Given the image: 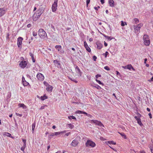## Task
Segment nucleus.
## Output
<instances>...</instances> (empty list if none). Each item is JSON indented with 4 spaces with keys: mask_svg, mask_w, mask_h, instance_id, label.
Listing matches in <instances>:
<instances>
[{
    "mask_svg": "<svg viewBox=\"0 0 153 153\" xmlns=\"http://www.w3.org/2000/svg\"><path fill=\"white\" fill-rule=\"evenodd\" d=\"M143 26L142 23H140L136 25H133L132 27L134 28L135 33L138 34L140 32V30L141 27Z\"/></svg>",
    "mask_w": 153,
    "mask_h": 153,
    "instance_id": "2",
    "label": "nucleus"
},
{
    "mask_svg": "<svg viewBox=\"0 0 153 153\" xmlns=\"http://www.w3.org/2000/svg\"><path fill=\"white\" fill-rule=\"evenodd\" d=\"M84 46L86 50L88 52H90L91 51V50L90 48L88 46V44L85 41L84 42Z\"/></svg>",
    "mask_w": 153,
    "mask_h": 153,
    "instance_id": "13",
    "label": "nucleus"
},
{
    "mask_svg": "<svg viewBox=\"0 0 153 153\" xmlns=\"http://www.w3.org/2000/svg\"><path fill=\"white\" fill-rule=\"evenodd\" d=\"M33 36H37V33L36 32L34 31L33 32Z\"/></svg>",
    "mask_w": 153,
    "mask_h": 153,
    "instance_id": "42",
    "label": "nucleus"
},
{
    "mask_svg": "<svg viewBox=\"0 0 153 153\" xmlns=\"http://www.w3.org/2000/svg\"><path fill=\"white\" fill-rule=\"evenodd\" d=\"M79 143V142L78 140L76 138L71 143V145L72 146L76 147L77 146Z\"/></svg>",
    "mask_w": 153,
    "mask_h": 153,
    "instance_id": "10",
    "label": "nucleus"
},
{
    "mask_svg": "<svg viewBox=\"0 0 153 153\" xmlns=\"http://www.w3.org/2000/svg\"><path fill=\"white\" fill-rule=\"evenodd\" d=\"M48 97L45 95H44L41 97V99L42 100H44L45 99H47Z\"/></svg>",
    "mask_w": 153,
    "mask_h": 153,
    "instance_id": "24",
    "label": "nucleus"
},
{
    "mask_svg": "<svg viewBox=\"0 0 153 153\" xmlns=\"http://www.w3.org/2000/svg\"><path fill=\"white\" fill-rule=\"evenodd\" d=\"M35 123H33L32 125V128L33 133L35 128Z\"/></svg>",
    "mask_w": 153,
    "mask_h": 153,
    "instance_id": "22",
    "label": "nucleus"
},
{
    "mask_svg": "<svg viewBox=\"0 0 153 153\" xmlns=\"http://www.w3.org/2000/svg\"><path fill=\"white\" fill-rule=\"evenodd\" d=\"M22 141L24 143V145H26V140L24 139H22Z\"/></svg>",
    "mask_w": 153,
    "mask_h": 153,
    "instance_id": "40",
    "label": "nucleus"
},
{
    "mask_svg": "<svg viewBox=\"0 0 153 153\" xmlns=\"http://www.w3.org/2000/svg\"><path fill=\"white\" fill-rule=\"evenodd\" d=\"M105 36L106 38V39L109 40H111V39H112V38L111 36Z\"/></svg>",
    "mask_w": 153,
    "mask_h": 153,
    "instance_id": "34",
    "label": "nucleus"
},
{
    "mask_svg": "<svg viewBox=\"0 0 153 153\" xmlns=\"http://www.w3.org/2000/svg\"><path fill=\"white\" fill-rule=\"evenodd\" d=\"M68 127H69L71 129H72L74 127V125H72L71 124H68Z\"/></svg>",
    "mask_w": 153,
    "mask_h": 153,
    "instance_id": "30",
    "label": "nucleus"
},
{
    "mask_svg": "<svg viewBox=\"0 0 153 153\" xmlns=\"http://www.w3.org/2000/svg\"><path fill=\"white\" fill-rule=\"evenodd\" d=\"M43 83H44V84L45 85H46V86H47L48 85V83L47 82H46L45 81Z\"/></svg>",
    "mask_w": 153,
    "mask_h": 153,
    "instance_id": "51",
    "label": "nucleus"
},
{
    "mask_svg": "<svg viewBox=\"0 0 153 153\" xmlns=\"http://www.w3.org/2000/svg\"><path fill=\"white\" fill-rule=\"evenodd\" d=\"M121 25L122 26H123L125 25L124 22H123V21H121Z\"/></svg>",
    "mask_w": 153,
    "mask_h": 153,
    "instance_id": "49",
    "label": "nucleus"
},
{
    "mask_svg": "<svg viewBox=\"0 0 153 153\" xmlns=\"http://www.w3.org/2000/svg\"><path fill=\"white\" fill-rule=\"evenodd\" d=\"M70 79L72 80V81H74L76 83H77V81L76 80L74 79H72L71 78H70Z\"/></svg>",
    "mask_w": 153,
    "mask_h": 153,
    "instance_id": "39",
    "label": "nucleus"
},
{
    "mask_svg": "<svg viewBox=\"0 0 153 153\" xmlns=\"http://www.w3.org/2000/svg\"><path fill=\"white\" fill-rule=\"evenodd\" d=\"M41 15V13H39L36 12L35 13L33 16V20L34 21H36L38 19H39L40 16Z\"/></svg>",
    "mask_w": 153,
    "mask_h": 153,
    "instance_id": "6",
    "label": "nucleus"
},
{
    "mask_svg": "<svg viewBox=\"0 0 153 153\" xmlns=\"http://www.w3.org/2000/svg\"><path fill=\"white\" fill-rule=\"evenodd\" d=\"M133 22H134V23L135 24H137L139 22V19L137 18H135V19H134L133 20Z\"/></svg>",
    "mask_w": 153,
    "mask_h": 153,
    "instance_id": "18",
    "label": "nucleus"
},
{
    "mask_svg": "<svg viewBox=\"0 0 153 153\" xmlns=\"http://www.w3.org/2000/svg\"><path fill=\"white\" fill-rule=\"evenodd\" d=\"M84 111H76V113H77V114H83V112Z\"/></svg>",
    "mask_w": 153,
    "mask_h": 153,
    "instance_id": "37",
    "label": "nucleus"
},
{
    "mask_svg": "<svg viewBox=\"0 0 153 153\" xmlns=\"http://www.w3.org/2000/svg\"><path fill=\"white\" fill-rule=\"evenodd\" d=\"M53 63H54V64H55V65H56V64H58V65H60L59 62L57 60H54L53 61Z\"/></svg>",
    "mask_w": 153,
    "mask_h": 153,
    "instance_id": "31",
    "label": "nucleus"
},
{
    "mask_svg": "<svg viewBox=\"0 0 153 153\" xmlns=\"http://www.w3.org/2000/svg\"><path fill=\"white\" fill-rule=\"evenodd\" d=\"M96 45H97V48L98 49H100L102 48V45L101 43L97 42L96 43Z\"/></svg>",
    "mask_w": 153,
    "mask_h": 153,
    "instance_id": "14",
    "label": "nucleus"
},
{
    "mask_svg": "<svg viewBox=\"0 0 153 153\" xmlns=\"http://www.w3.org/2000/svg\"><path fill=\"white\" fill-rule=\"evenodd\" d=\"M149 81H153V77H152L151 79V80H149Z\"/></svg>",
    "mask_w": 153,
    "mask_h": 153,
    "instance_id": "64",
    "label": "nucleus"
},
{
    "mask_svg": "<svg viewBox=\"0 0 153 153\" xmlns=\"http://www.w3.org/2000/svg\"><path fill=\"white\" fill-rule=\"evenodd\" d=\"M53 87L52 86L48 85V86L46 88V90L48 91H51Z\"/></svg>",
    "mask_w": 153,
    "mask_h": 153,
    "instance_id": "16",
    "label": "nucleus"
},
{
    "mask_svg": "<svg viewBox=\"0 0 153 153\" xmlns=\"http://www.w3.org/2000/svg\"><path fill=\"white\" fill-rule=\"evenodd\" d=\"M104 0H100V2L102 4H103L104 3Z\"/></svg>",
    "mask_w": 153,
    "mask_h": 153,
    "instance_id": "56",
    "label": "nucleus"
},
{
    "mask_svg": "<svg viewBox=\"0 0 153 153\" xmlns=\"http://www.w3.org/2000/svg\"><path fill=\"white\" fill-rule=\"evenodd\" d=\"M137 116L138 117H141V115L140 114L138 113L137 114Z\"/></svg>",
    "mask_w": 153,
    "mask_h": 153,
    "instance_id": "60",
    "label": "nucleus"
},
{
    "mask_svg": "<svg viewBox=\"0 0 153 153\" xmlns=\"http://www.w3.org/2000/svg\"><path fill=\"white\" fill-rule=\"evenodd\" d=\"M104 45L105 47H106L107 46V44L105 41L104 42Z\"/></svg>",
    "mask_w": 153,
    "mask_h": 153,
    "instance_id": "59",
    "label": "nucleus"
},
{
    "mask_svg": "<svg viewBox=\"0 0 153 153\" xmlns=\"http://www.w3.org/2000/svg\"><path fill=\"white\" fill-rule=\"evenodd\" d=\"M104 69L108 71H109L110 69V68H109L108 66L105 67Z\"/></svg>",
    "mask_w": 153,
    "mask_h": 153,
    "instance_id": "38",
    "label": "nucleus"
},
{
    "mask_svg": "<svg viewBox=\"0 0 153 153\" xmlns=\"http://www.w3.org/2000/svg\"><path fill=\"white\" fill-rule=\"evenodd\" d=\"M108 52L107 51H106L105 53H104V54L105 55V57H106L107 56L108 54Z\"/></svg>",
    "mask_w": 153,
    "mask_h": 153,
    "instance_id": "47",
    "label": "nucleus"
},
{
    "mask_svg": "<svg viewBox=\"0 0 153 153\" xmlns=\"http://www.w3.org/2000/svg\"><path fill=\"white\" fill-rule=\"evenodd\" d=\"M55 132L51 133L49 136V137L51 139V137H53V136H55Z\"/></svg>",
    "mask_w": 153,
    "mask_h": 153,
    "instance_id": "32",
    "label": "nucleus"
},
{
    "mask_svg": "<svg viewBox=\"0 0 153 153\" xmlns=\"http://www.w3.org/2000/svg\"><path fill=\"white\" fill-rule=\"evenodd\" d=\"M62 134V132H61V131H60V132H55L54 134L55 135V136H59V135H61Z\"/></svg>",
    "mask_w": 153,
    "mask_h": 153,
    "instance_id": "21",
    "label": "nucleus"
},
{
    "mask_svg": "<svg viewBox=\"0 0 153 153\" xmlns=\"http://www.w3.org/2000/svg\"><path fill=\"white\" fill-rule=\"evenodd\" d=\"M36 77L40 81L43 80L44 78L43 75L40 73H38L37 74L36 76Z\"/></svg>",
    "mask_w": 153,
    "mask_h": 153,
    "instance_id": "9",
    "label": "nucleus"
},
{
    "mask_svg": "<svg viewBox=\"0 0 153 153\" xmlns=\"http://www.w3.org/2000/svg\"><path fill=\"white\" fill-rule=\"evenodd\" d=\"M97 58L96 56H93V59L94 61H95L96 60Z\"/></svg>",
    "mask_w": 153,
    "mask_h": 153,
    "instance_id": "50",
    "label": "nucleus"
},
{
    "mask_svg": "<svg viewBox=\"0 0 153 153\" xmlns=\"http://www.w3.org/2000/svg\"><path fill=\"white\" fill-rule=\"evenodd\" d=\"M6 135L9 137H11V134L8 133H7Z\"/></svg>",
    "mask_w": 153,
    "mask_h": 153,
    "instance_id": "44",
    "label": "nucleus"
},
{
    "mask_svg": "<svg viewBox=\"0 0 153 153\" xmlns=\"http://www.w3.org/2000/svg\"><path fill=\"white\" fill-rule=\"evenodd\" d=\"M116 74L117 75H120V74L119 73V72L118 71H116Z\"/></svg>",
    "mask_w": 153,
    "mask_h": 153,
    "instance_id": "54",
    "label": "nucleus"
},
{
    "mask_svg": "<svg viewBox=\"0 0 153 153\" xmlns=\"http://www.w3.org/2000/svg\"><path fill=\"white\" fill-rule=\"evenodd\" d=\"M137 123H138L141 126H143V124L142 123L141 121V120L140 118V119H139L137 120Z\"/></svg>",
    "mask_w": 153,
    "mask_h": 153,
    "instance_id": "25",
    "label": "nucleus"
},
{
    "mask_svg": "<svg viewBox=\"0 0 153 153\" xmlns=\"http://www.w3.org/2000/svg\"><path fill=\"white\" fill-rule=\"evenodd\" d=\"M23 39L22 37H19L17 40V45L19 48H21V45L22 44V41Z\"/></svg>",
    "mask_w": 153,
    "mask_h": 153,
    "instance_id": "8",
    "label": "nucleus"
},
{
    "mask_svg": "<svg viewBox=\"0 0 153 153\" xmlns=\"http://www.w3.org/2000/svg\"><path fill=\"white\" fill-rule=\"evenodd\" d=\"M58 1V0H55L54 3L52 5V11L53 12H55L57 9Z\"/></svg>",
    "mask_w": 153,
    "mask_h": 153,
    "instance_id": "5",
    "label": "nucleus"
},
{
    "mask_svg": "<svg viewBox=\"0 0 153 153\" xmlns=\"http://www.w3.org/2000/svg\"><path fill=\"white\" fill-rule=\"evenodd\" d=\"M90 2V0H86V4L87 6H88V4Z\"/></svg>",
    "mask_w": 153,
    "mask_h": 153,
    "instance_id": "46",
    "label": "nucleus"
},
{
    "mask_svg": "<svg viewBox=\"0 0 153 153\" xmlns=\"http://www.w3.org/2000/svg\"><path fill=\"white\" fill-rule=\"evenodd\" d=\"M109 3L110 6L111 7L114 6V1L113 0H109Z\"/></svg>",
    "mask_w": 153,
    "mask_h": 153,
    "instance_id": "15",
    "label": "nucleus"
},
{
    "mask_svg": "<svg viewBox=\"0 0 153 153\" xmlns=\"http://www.w3.org/2000/svg\"><path fill=\"white\" fill-rule=\"evenodd\" d=\"M85 145L88 147H94L95 146L96 144L90 140H88L85 143Z\"/></svg>",
    "mask_w": 153,
    "mask_h": 153,
    "instance_id": "4",
    "label": "nucleus"
},
{
    "mask_svg": "<svg viewBox=\"0 0 153 153\" xmlns=\"http://www.w3.org/2000/svg\"><path fill=\"white\" fill-rule=\"evenodd\" d=\"M45 106H47V105H45L44 106H42L40 108V109H44Z\"/></svg>",
    "mask_w": 153,
    "mask_h": 153,
    "instance_id": "45",
    "label": "nucleus"
},
{
    "mask_svg": "<svg viewBox=\"0 0 153 153\" xmlns=\"http://www.w3.org/2000/svg\"><path fill=\"white\" fill-rule=\"evenodd\" d=\"M106 143H108L110 144H114V145H116V143L114 142L113 141H108Z\"/></svg>",
    "mask_w": 153,
    "mask_h": 153,
    "instance_id": "23",
    "label": "nucleus"
},
{
    "mask_svg": "<svg viewBox=\"0 0 153 153\" xmlns=\"http://www.w3.org/2000/svg\"><path fill=\"white\" fill-rule=\"evenodd\" d=\"M23 85L25 86H27L29 84V83L27 82L25 80L24 82H23Z\"/></svg>",
    "mask_w": 153,
    "mask_h": 153,
    "instance_id": "29",
    "label": "nucleus"
},
{
    "mask_svg": "<svg viewBox=\"0 0 153 153\" xmlns=\"http://www.w3.org/2000/svg\"><path fill=\"white\" fill-rule=\"evenodd\" d=\"M131 68H132V67L131 65H129L127 66V68L128 69L130 70Z\"/></svg>",
    "mask_w": 153,
    "mask_h": 153,
    "instance_id": "35",
    "label": "nucleus"
},
{
    "mask_svg": "<svg viewBox=\"0 0 153 153\" xmlns=\"http://www.w3.org/2000/svg\"><path fill=\"white\" fill-rule=\"evenodd\" d=\"M43 9H41L40 8L39 9V10L36 11L37 13H41V15L42 14V12H43Z\"/></svg>",
    "mask_w": 153,
    "mask_h": 153,
    "instance_id": "26",
    "label": "nucleus"
},
{
    "mask_svg": "<svg viewBox=\"0 0 153 153\" xmlns=\"http://www.w3.org/2000/svg\"><path fill=\"white\" fill-rule=\"evenodd\" d=\"M31 26V25L30 24H28L27 25V27H30Z\"/></svg>",
    "mask_w": 153,
    "mask_h": 153,
    "instance_id": "63",
    "label": "nucleus"
},
{
    "mask_svg": "<svg viewBox=\"0 0 153 153\" xmlns=\"http://www.w3.org/2000/svg\"><path fill=\"white\" fill-rule=\"evenodd\" d=\"M149 117L150 118H152V114L150 113H149Z\"/></svg>",
    "mask_w": 153,
    "mask_h": 153,
    "instance_id": "53",
    "label": "nucleus"
},
{
    "mask_svg": "<svg viewBox=\"0 0 153 153\" xmlns=\"http://www.w3.org/2000/svg\"><path fill=\"white\" fill-rule=\"evenodd\" d=\"M55 48L58 49V51H59L61 49V46L60 45H56L55 46Z\"/></svg>",
    "mask_w": 153,
    "mask_h": 153,
    "instance_id": "27",
    "label": "nucleus"
},
{
    "mask_svg": "<svg viewBox=\"0 0 153 153\" xmlns=\"http://www.w3.org/2000/svg\"><path fill=\"white\" fill-rule=\"evenodd\" d=\"M20 66L23 68H25L27 65V63L26 61H22L19 64Z\"/></svg>",
    "mask_w": 153,
    "mask_h": 153,
    "instance_id": "11",
    "label": "nucleus"
},
{
    "mask_svg": "<svg viewBox=\"0 0 153 153\" xmlns=\"http://www.w3.org/2000/svg\"><path fill=\"white\" fill-rule=\"evenodd\" d=\"M101 76V75L99 74H97L96 76V78H98V77H100Z\"/></svg>",
    "mask_w": 153,
    "mask_h": 153,
    "instance_id": "52",
    "label": "nucleus"
},
{
    "mask_svg": "<svg viewBox=\"0 0 153 153\" xmlns=\"http://www.w3.org/2000/svg\"><path fill=\"white\" fill-rule=\"evenodd\" d=\"M96 81L97 82H98L100 84V85H103V84L101 82V81L100 80H98L97 79H96Z\"/></svg>",
    "mask_w": 153,
    "mask_h": 153,
    "instance_id": "41",
    "label": "nucleus"
},
{
    "mask_svg": "<svg viewBox=\"0 0 153 153\" xmlns=\"http://www.w3.org/2000/svg\"><path fill=\"white\" fill-rule=\"evenodd\" d=\"M143 40L144 44L146 46H148L150 44V41L147 35H144L143 36Z\"/></svg>",
    "mask_w": 153,
    "mask_h": 153,
    "instance_id": "3",
    "label": "nucleus"
},
{
    "mask_svg": "<svg viewBox=\"0 0 153 153\" xmlns=\"http://www.w3.org/2000/svg\"><path fill=\"white\" fill-rule=\"evenodd\" d=\"M9 33H7V37H6V38H7V39H9Z\"/></svg>",
    "mask_w": 153,
    "mask_h": 153,
    "instance_id": "57",
    "label": "nucleus"
},
{
    "mask_svg": "<svg viewBox=\"0 0 153 153\" xmlns=\"http://www.w3.org/2000/svg\"><path fill=\"white\" fill-rule=\"evenodd\" d=\"M83 114H85L87 116L88 115V113H86V112L84 111L83 112Z\"/></svg>",
    "mask_w": 153,
    "mask_h": 153,
    "instance_id": "58",
    "label": "nucleus"
},
{
    "mask_svg": "<svg viewBox=\"0 0 153 153\" xmlns=\"http://www.w3.org/2000/svg\"><path fill=\"white\" fill-rule=\"evenodd\" d=\"M6 12V10L4 8H0V17L4 14Z\"/></svg>",
    "mask_w": 153,
    "mask_h": 153,
    "instance_id": "12",
    "label": "nucleus"
},
{
    "mask_svg": "<svg viewBox=\"0 0 153 153\" xmlns=\"http://www.w3.org/2000/svg\"><path fill=\"white\" fill-rule=\"evenodd\" d=\"M19 105L20 106V107H22L24 109H26L27 108L26 106L23 103L19 104Z\"/></svg>",
    "mask_w": 153,
    "mask_h": 153,
    "instance_id": "19",
    "label": "nucleus"
},
{
    "mask_svg": "<svg viewBox=\"0 0 153 153\" xmlns=\"http://www.w3.org/2000/svg\"><path fill=\"white\" fill-rule=\"evenodd\" d=\"M118 133H119L122 136L124 137V138L125 139H126V137L124 134L123 133H120L119 132H118Z\"/></svg>",
    "mask_w": 153,
    "mask_h": 153,
    "instance_id": "28",
    "label": "nucleus"
},
{
    "mask_svg": "<svg viewBox=\"0 0 153 153\" xmlns=\"http://www.w3.org/2000/svg\"><path fill=\"white\" fill-rule=\"evenodd\" d=\"M38 35L42 39L46 40L48 39V36L46 33L42 29H39V30Z\"/></svg>",
    "mask_w": 153,
    "mask_h": 153,
    "instance_id": "1",
    "label": "nucleus"
},
{
    "mask_svg": "<svg viewBox=\"0 0 153 153\" xmlns=\"http://www.w3.org/2000/svg\"><path fill=\"white\" fill-rule=\"evenodd\" d=\"M29 54H30V56L32 58V59L33 60V62H35V60L34 58L33 54L31 52H30L29 53Z\"/></svg>",
    "mask_w": 153,
    "mask_h": 153,
    "instance_id": "17",
    "label": "nucleus"
},
{
    "mask_svg": "<svg viewBox=\"0 0 153 153\" xmlns=\"http://www.w3.org/2000/svg\"><path fill=\"white\" fill-rule=\"evenodd\" d=\"M16 114L17 116H19V117H22V114H19V113H16Z\"/></svg>",
    "mask_w": 153,
    "mask_h": 153,
    "instance_id": "48",
    "label": "nucleus"
},
{
    "mask_svg": "<svg viewBox=\"0 0 153 153\" xmlns=\"http://www.w3.org/2000/svg\"><path fill=\"white\" fill-rule=\"evenodd\" d=\"M91 123H94L96 125H97L100 126H103V125L100 121H98L96 120H91Z\"/></svg>",
    "mask_w": 153,
    "mask_h": 153,
    "instance_id": "7",
    "label": "nucleus"
},
{
    "mask_svg": "<svg viewBox=\"0 0 153 153\" xmlns=\"http://www.w3.org/2000/svg\"><path fill=\"white\" fill-rule=\"evenodd\" d=\"M150 149L152 153H153V147H151L150 148Z\"/></svg>",
    "mask_w": 153,
    "mask_h": 153,
    "instance_id": "55",
    "label": "nucleus"
},
{
    "mask_svg": "<svg viewBox=\"0 0 153 153\" xmlns=\"http://www.w3.org/2000/svg\"><path fill=\"white\" fill-rule=\"evenodd\" d=\"M68 118L70 119H75V120L76 119V117L73 116H69V117H68Z\"/></svg>",
    "mask_w": 153,
    "mask_h": 153,
    "instance_id": "33",
    "label": "nucleus"
},
{
    "mask_svg": "<svg viewBox=\"0 0 153 153\" xmlns=\"http://www.w3.org/2000/svg\"><path fill=\"white\" fill-rule=\"evenodd\" d=\"M94 87L97 88L98 89H99L101 88L98 85H97L96 86H94Z\"/></svg>",
    "mask_w": 153,
    "mask_h": 153,
    "instance_id": "43",
    "label": "nucleus"
},
{
    "mask_svg": "<svg viewBox=\"0 0 153 153\" xmlns=\"http://www.w3.org/2000/svg\"><path fill=\"white\" fill-rule=\"evenodd\" d=\"M100 139L101 140H105V139H104V138L102 137H100Z\"/></svg>",
    "mask_w": 153,
    "mask_h": 153,
    "instance_id": "61",
    "label": "nucleus"
},
{
    "mask_svg": "<svg viewBox=\"0 0 153 153\" xmlns=\"http://www.w3.org/2000/svg\"><path fill=\"white\" fill-rule=\"evenodd\" d=\"M26 147V145H23V147H22L21 148V149L23 151H24V150L25 148V147Z\"/></svg>",
    "mask_w": 153,
    "mask_h": 153,
    "instance_id": "36",
    "label": "nucleus"
},
{
    "mask_svg": "<svg viewBox=\"0 0 153 153\" xmlns=\"http://www.w3.org/2000/svg\"><path fill=\"white\" fill-rule=\"evenodd\" d=\"M76 70H77V71L79 72V75L80 76H81V72L79 68L77 66H76Z\"/></svg>",
    "mask_w": 153,
    "mask_h": 153,
    "instance_id": "20",
    "label": "nucleus"
},
{
    "mask_svg": "<svg viewBox=\"0 0 153 153\" xmlns=\"http://www.w3.org/2000/svg\"><path fill=\"white\" fill-rule=\"evenodd\" d=\"M147 61V59L146 58H145V59H144V63H146V62Z\"/></svg>",
    "mask_w": 153,
    "mask_h": 153,
    "instance_id": "62",
    "label": "nucleus"
}]
</instances>
